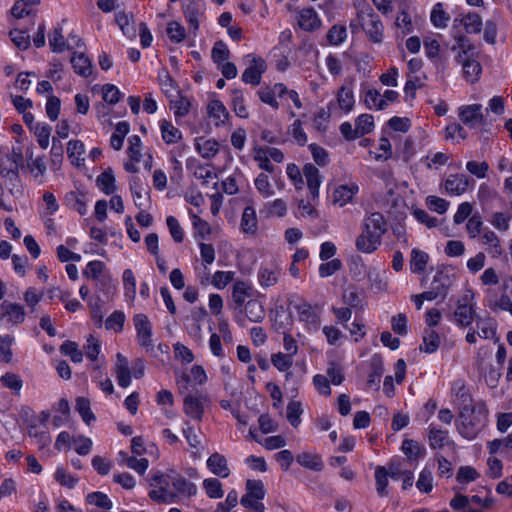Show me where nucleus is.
<instances>
[{"mask_svg": "<svg viewBox=\"0 0 512 512\" xmlns=\"http://www.w3.org/2000/svg\"><path fill=\"white\" fill-rule=\"evenodd\" d=\"M76 410L87 425H90L92 421H95L96 417L91 410L89 399L85 397H78L76 399Z\"/></svg>", "mask_w": 512, "mask_h": 512, "instance_id": "46", "label": "nucleus"}, {"mask_svg": "<svg viewBox=\"0 0 512 512\" xmlns=\"http://www.w3.org/2000/svg\"><path fill=\"white\" fill-rule=\"evenodd\" d=\"M182 8L185 19L192 32L195 34L199 29L200 18L203 17L205 13V2L203 0H189L187 3L183 4Z\"/></svg>", "mask_w": 512, "mask_h": 512, "instance_id": "10", "label": "nucleus"}, {"mask_svg": "<svg viewBox=\"0 0 512 512\" xmlns=\"http://www.w3.org/2000/svg\"><path fill=\"white\" fill-rule=\"evenodd\" d=\"M280 276V269L277 266H261L258 270V281L262 288L274 286Z\"/></svg>", "mask_w": 512, "mask_h": 512, "instance_id": "22", "label": "nucleus"}, {"mask_svg": "<svg viewBox=\"0 0 512 512\" xmlns=\"http://www.w3.org/2000/svg\"><path fill=\"white\" fill-rule=\"evenodd\" d=\"M363 29L373 43H381L383 41V24L379 17L371 12L368 14V19L362 23Z\"/></svg>", "mask_w": 512, "mask_h": 512, "instance_id": "14", "label": "nucleus"}, {"mask_svg": "<svg viewBox=\"0 0 512 512\" xmlns=\"http://www.w3.org/2000/svg\"><path fill=\"white\" fill-rule=\"evenodd\" d=\"M401 449L410 460L417 459L424 455V448L412 439H405L402 442Z\"/></svg>", "mask_w": 512, "mask_h": 512, "instance_id": "51", "label": "nucleus"}, {"mask_svg": "<svg viewBox=\"0 0 512 512\" xmlns=\"http://www.w3.org/2000/svg\"><path fill=\"white\" fill-rule=\"evenodd\" d=\"M357 192V186L340 185L333 192V203L342 207L350 202Z\"/></svg>", "mask_w": 512, "mask_h": 512, "instance_id": "27", "label": "nucleus"}, {"mask_svg": "<svg viewBox=\"0 0 512 512\" xmlns=\"http://www.w3.org/2000/svg\"><path fill=\"white\" fill-rule=\"evenodd\" d=\"M243 312L251 322L259 323L265 318V309L262 303L256 299L247 301Z\"/></svg>", "mask_w": 512, "mask_h": 512, "instance_id": "25", "label": "nucleus"}, {"mask_svg": "<svg viewBox=\"0 0 512 512\" xmlns=\"http://www.w3.org/2000/svg\"><path fill=\"white\" fill-rule=\"evenodd\" d=\"M387 231V223L379 212L371 213L363 219L361 233L355 240L359 252L371 254L375 252L382 242V236Z\"/></svg>", "mask_w": 512, "mask_h": 512, "instance_id": "1", "label": "nucleus"}, {"mask_svg": "<svg viewBox=\"0 0 512 512\" xmlns=\"http://www.w3.org/2000/svg\"><path fill=\"white\" fill-rule=\"evenodd\" d=\"M21 155L4 153L0 154V175L9 180L13 186L19 179V161Z\"/></svg>", "mask_w": 512, "mask_h": 512, "instance_id": "11", "label": "nucleus"}, {"mask_svg": "<svg viewBox=\"0 0 512 512\" xmlns=\"http://www.w3.org/2000/svg\"><path fill=\"white\" fill-rule=\"evenodd\" d=\"M388 475L384 466H377L375 469L376 490L380 497L388 496Z\"/></svg>", "mask_w": 512, "mask_h": 512, "instance_id": "47", "label": "nucleus"}, {"mask_svg": "<svg viewBox=\"0 0 512 512\" xmlns=\"http://www.w3.org/2000/svg\"><path fill=\"white\" fill-rule=\"evenodd\" d=\"M271 362L281 372L287 371L293 365V357L288 354L278 352L271 356Z\"/></svg>", "mask_w": 512, "mask_h": 512, "instance_id": "63", "label": "nucleus"}, {"mask_svg": "<svg viewBox=\"0 0 512 512\" xmlns=\"http://www.w3.org/2000/svg\"><path fill=\"white\" fill-rule=\"evenodd\" d=\"M257 216L253 206L245 207L241 217V229L244 233L255 234L257 231Z\"/></svg>", "mask_w": 512, "mask_h": 512, "instance_id": "28", "label": "nucleus"}, {"mask_svg": "<svg viewBox=\"0 0 512 512\" xmlns=\"http://www.w3.org/2000/svg\"><path fill=\"white\" fill-rule=\"evenodd\" d=\"M203 487L210 498L218 499L223 497L221 482L216 478H208L203 481Z\"/></svg>", "mask_w": 512, "mask_h": 512, "instance_id": "60", "label": "nucleus"}, {"mask_svg": "<svg viewBox=\"0 0 512 512\" xmlns=\"http://www.w3.org/2000/svg\"><path fill=\"white\" fill-rule=\"evenodd\" d=\"M104 270V263L99 260L90 261L85 269L83 270V275L92 280L98 279L100 276H102Z\"/></svg>", "mask_w": 512, "mask_h": 512, "instance_id": "64", "label": "nucleus"}, {"mask_svg": "<svg viewBox=\"0 0 512 512\" xmlns=\"http://www.w3.org/2000/svg\"><path fill=\"white\" fill-rule=\"evenodd\" d=\"M86 500L89 504L95 505L105 510H109L112 508L111 500L108 498L106 494L102 492L89 493L86 497Z\"/></svg>", "mask_w": 512, "mask_h": 512, "instance_id": "62", "label": "nucleus"}, {"mask_svg": "<svg viewBox=\"0 0 512 512\" xmlns=\"http://www.w3.org/2000/svg\"><path fill=\"white\" fill-rule=\"evenodd\" d=\"M231 104L233 111L240 118H247L249 113L244 104L243 92L240 89L231 90Z\"/></svg>", "mask_w": 512, "mask_h": 512, "instance_id": "37", "label": "nucleus"}, {"mask_svg": "<svg viewBox=\"0 0 512 512\" xmlns=\"http://www.w3.org/2000/svg\"><path fill=\"white\" fill-rule=\"evenodd\" d=\"M501 369L502 367L500 366L490 365L489 367L485 368V370L481 371V375L488 387H497L501 377Z\"/></svg>", "mask_w": 512, "mask_h": 512, "instance_id": "54", "label": "nucleus"}, {"mask_svg": "<svg viewBox=\"0 0 512 512\" xmlns=\"http://www.w3.org/2000/svg\"><path fill=\"white\" fill-rule=\"evenodd\" d=\"M430 19L436 28H446L450 20V16L444 11L442 3H437L431 11Z\"/></svg>", "mask_w": 512, "mask_h": 512, "instance_id": "42", "label": "nucleus"}, {"mask_svg": "<svg viewBox=\"0 0 512 512\" xmlns=\"http://www.w3.org/2000/svg\"><path fill=\"white\" fill-rule=\"evenodd\" d=\"M469 186V179L464 174H452L445 180L444 187L450 195H461L466 192Z\"/></svg>", "mask_w": 512, "mask_h": 512, "instance_id": "19", "label": "nucleus"}, {"mask_svg": "<svg viewBox=\"0 0 512 512\" xmlns=\"http://www.w3.org/2000/svg\"><path fill=\"white\" fill-rule=\"evenodd\" d=\"M167 35L171 42L180 43L186 37L184 26L178 21H171L167 24Z\"/></svg>", "mask_w": 512, "mask_h": 512, "instance_id": "49", "label": "nucleus"}, {"mask_svg": "<svg viewBox=\"0 0 512 512\" xmlns=\"http://www.w3.org/2000/svg\"><path fill=\"white\" fill-rule=\"evenodd\" d=\"M129 188L134 200L135 205L138 208L145 206L146 195L148 194L141 179L137 176H133L129 180Z\"/></svg>", "mask_w": 512, "mask_h": 512, "instance_id": "23", "label": "nucleus"}, {"mask_svg": "<svg viewBox=\"0 0 512 512\" xmlns=\"http://www.w3.org/2000/svg\"><path fill=\"white\" fill-rule=\"evenodd\" d=\"M486 416V411L482 404H476V406L471 408H464V410L459 412L458 432L468 440L474 439L485 426Z\"/></svg>", "mask_w": 512, "mask_h": 512, "instance_id": "2", "label": "nucleus"}, {"mask_svg": "<svg viewBox=\"0 0 512 512\" xmlns=\"http://www.w3.org/2000/svg\"><path fill=\"white\" fill-rule=\"evenodd\" d=\"M451 390L456 397L459 412L464 410V408H471L476 406V404L473 403L472 396L467 389L464 380H455L452 384Z\"/></svg>", "mask_w": 512, "mask_h": 512, "instance_id": "15", "label": "nucleus"}, {"mask_svg": "<svg viewBox=\"0 0 512 512\" xmlns=\"http://www.w3.org/2000/svg\"><path fill=\"white\" fill-rule=\"evenodd\" d=\"M252 287L243 281H237L234 283L232 288L231 297L233 300L232 308L238 312V315L235 316V321L241 326H245V318L242 316L243 313V305L246 302V299L251 296Z\"/></svg>", "mask_w": 512, "mask_h": 512, "instance_id": "6", "label": "nucleus"}, {"mask_svg": "<svg viewBox=\"0 0 512 512\" xmlns=\"http://www.w3.org/2000/svg\"><path fill=\"white\" fill-rule=\"evenodd\" d=\"M429 256L426 252L419 249H413L410 259V270L412 273H422L426 269Z\"/></svg>", "mask_w": 512, "mask_h": 512, "instance_id": "34", "label": "nucleus"}, {"mask_svg": "<svg viewBox=\"0 0 512 512\" xmlns=\"http://www.w3.org/2000/svg\"><path fill=\"white\" fill-rule=\"evenodd\" d=\"M266 63L260 57H252L249 66L242 73V80L253 86L261 83L262 74L266 71Z\"/></svg>", "mask_w": 512, "mask_h": 512, "instance_id": "13", "label": "nucleus"}, {"mask_svg": "<svg viewBox=\"0 0 512 512\" xmlns=\"http://www.w3.org/2000/svg\"><path fill=\"white\" fill-rule=\"evenodd\" d=\"M439 345V334L430 327L426 328L423 332V343L419 347L420 351L431 354L438 349Z\"/></svg>", "mask_w": 512, "mask_h": 512, "instance_id": "30", "label": "nucleus"}, {"mask_svg": "<svg viewBox=\"0 0 512 512\" xmlns=\"http://www.w3.org/2000/svg\"><path fill=\"white\" fill-rule=\"evenodd\" d=\"M37 137V142L42 149H47L50 142L51 126L44 122H36L31 130Z\"/></svg>", "mask_w": 512, "mask_h": 512, "instance_id": "36", "label": "nucleus"}, {"mask_svg": "<svg viewBox=\"0 0 512 512\" xmlns=\"http://www.w3.org/2000/svg\"><path fill=\"white\" fill-rule=\"evenodd\" d=\"M60 352L65 356H69L74 363H80L83 360V353L74 341L67 340L63 342L60 346Z\"/></svg>", "mask_w": 512, "mask_h": 512, "instance_id": "45", "label": "nucleus"}, {"mask_svg": "<svg viewBox=\"0 0 512 512\" xmlns=\"http://www.w3.org/2000/svg\"><path fill=\"white\" fill-rule=\"evenodd\" d=\"M49 46L53 52L61 53L66 48L70 49L69 44L66 43V40L62 34V28L57 27L53 30V32L49 35Z\"/></svg>", "mask_w": 512, "mask_h": 512, "instance_id": "41", "label": "nucleus"}, {"mask_svg": "<svg viewBox=\"0 0 512 512\" xmlns=\"http://www.w3.org/2000/svg\"><path fill=\"white\" fill-rule=\"evenodd\" d=\"M0 381L4 387L12 390L15 394H19L23 387V381L20 376L12 372L2 375Z\"/></svg>", "mask_w": 512, "mask_h": 512, "instance_id": "53", "label": "nucleus"}, {"mask_svg": "<svg viewBox=\"0 0 512 512\" xmlns=\"http://www.w3.org/2000/svg\"><path fill=\"white\" fill-rule=\"evenodd\" d=\"M476 326L478 329V336L483 339H492L496 335V323L495 320L488 318H478L476 321Z\"/></svg>", "mask_w": 512, "mask_h": 512, "instance_id": "33", "label": "nucleus"}, {"mask_svg": "<svg viewBox=\"0 0 512 512\" xmlns=\"http://www.w3.org/2000/svg\"><path fill=\"white\" fill-rule=\"evenodd\" d=\"M95 287L98 291L109 297L115 292L116 286L113 283L111 276L108 273H104L98 279L94 280Z\"/></svg>", "mask_w": 512, "mask_h": 512, "instance_id": "59", "label": "nucleus"}, {"mask_svg": "<svg viewBox=\"0 0 512 512\" xmlns=\"http://www.w3.org/2000/svg\"><path fill=\"white\" fill-rule=\"evenodd\" d=\"M196 149L203 158L211 159L219 152V143L214 139L198 140Z\"/></svg>", "mask_w": 512, "mask_h": 512, "instance_id": "38", "label": "nucleus"}, {"mask_svg": "<svg viewBox=\"0 0 512 512\" xmlns=\"http://www.w3.org/2000/svg\"><path fill=\"white\" fill-rule=\"evenodd\" d=\"M74 72L82 77H88L92 73V62L83 53H74L71 58Z\"/></svg>", "mask_w": 512, "mask_h": 512, "instance_id": "26", "label": "nucleus"}, {"mask_svg": "<svg viewBox=\"0 0 512 512\" xmlns=\"http://www.w3.org/2000/svg\"><path fill=\"white\" fill-rule=\"evenodd\" d=\"M296 460L301 466L314 471H321L323 468V463L320 457L308 452L298 454Z\"/></svg>", "mask_w": 512, "mask_h": 512, "instance_id": "40", "label": "nucleus"}, {"mask_svg": "<svg viewBox=\"0 0 512 512\" xmlns=\"http://www.w3.org/2000/svg\"><path fill=\"white\" fill-rule=\"evenodd\" d=\"M246 496L254 497V499L261 501L266 494L264 484L261 480H247L246 481Z\"/></svg>", "mask_w": 512, "mask_h": 512, "instance_id": "56", "label": "nucleus"}, {"mask_svg": "<svg viewBox=\"0 0 512 512\" xmlns=\"http://www.w3.org/2000/svg\"><path fill=\"white\" fill-rule=\"evenodd\" d=\"M451 284V277L447 273L437 271L433 277L429 290L426 291L428 293V295H425L426 300L432 301L439 297L444 300L448 294Z\"/></svg>", "mask_w": 512, "mask_h": 512, "instance_id": "9", "label": "nucleus"}, {"mask_svg": "<svg viewBox=\"0 0 512 512\" xmlns=\"http://www.w3.org/2000/svg\"><path fill=\"white\" fill-rule=\"evenodd\" d=\"M303 174L306 178L307 186L314 201L319 197V187L321 184V175L319 169L311 163H307L303 167Z\"/></svg>", "mask_w": 512, "mask_h": 512, "instance_id": "17", "label": "nucleus"}, {"mask_svg": "<svg viewBox=\"0 0 512 512\" xmlns=\"http://www.w3.org/2000/svg\"><path fill=\"white\" fill-rule=\"evenodd\" d=\"M167 479V486L171 485L182 496L191 497L197 493L196 485L179 474L167 475Z\"/></svg>", "mask_w": 512, "mask_h": 512, "instance_id": "16", "label": "nucleus"}, {"mask_svg": "<svg viewBox=\"0 0 512 512\" xmlns=\"http://www.w3.org/2000/svg\"><path fill=\"white\" fill-rule=\"evenodd\" d=\"M337 101L339 107L345 112L352 110L355 102L352 89L347 86H342L338 91Z\"/></svg>", "mask_w": 512, "mask_h": 512, "instance_id": "44", "label": "nucleus"}, {"mask_svg": "<svg viewBox=\"0 0 512 512\" xmlns=\"http://www.w3.org/2000/svg\"><path fill=\"white\" fill-rule=\"evenodd\" d=\"M297 21L304 31H314L321 26V20L313 8H305L298 12Z\"/></svg>", "mask_w": 512, "mask_h": 512, "instance_id": "18", "label": "nucleus"}, {"mask_svg": "<svg viewBox=\"0 0 512 512\" xmlns=\"http://www.w3.org/2000/svg\"><path fill=\"white\" fill-rule=\"evenodd\" d=\"M347 38V30L343 25L332 26L327 33V40L331 45H340Z\"/></svg>", "mask_w": 512, "mask_h": 512, "instance_id": "58", "label": "nucleus"}, {"mask_svg": "<svg viewBox=\"0 0 512 512\" xmlns=\"http://www.w3.org/2000/svg\"><path fill=\"white\" fill-rule=\"evenodd\" d=\"M130 125L126 121L117 123L115 132L110 138V144L115 150H120L123 146L124 138L128 134Z\"/></svg>", "mask_w": 512, "mask_h": 512, "instance_id": "39", "label": "nucleus"}, {"mask_svg": "<svg viewBox=\"0 0 512 512\" xmlns=\"http://www.w3.org/2000/svg\"><path fill=\"white\" fill-rule=\"evenodd\" d=\"M207 402L208 399L204 395L188 394L183 400L184 413L191 419L201 421L204 413V405Z\"/></svg>", "mask_w": 512, "mask_h": 512, "instance_id": "12", "label": "nucleus"}, {"mask_svg": "<svg viewBox=\"0 0 512 512\" xmlns=\"http://www.w3.org/2000/svg\"><path fill=\"white\" fill-rule=\"evenodd\" d=\"M475 319L473 295L465 294L457 302V307L451 315V320L457 325L467 327Z\"/></svg>", "mask_w": 512, "mask_h": 512, "instance_id": "4", "label": "nucleus"}, {"mask_svg": "<svg viewBox=\"0 0 512 512\" xmlns=\"http://www.w3.org/2000/svg\"><path fill=\"white\" fill-rule=\"evenodd\" d=\"M364 102L368 109L384 110L387 107L386 100L381 98L376 89H369L366 92Z\"/></svg>", "mask_w": 512, "mask_h": 512, "instance_id": "43", "label": "nucleus"}, {"mask_svg": "<svg viewBox=\"0 0 512 512\" xmlns=\"http://www.w3.org/2000/svg\"><path fill=\"white\" fill-rule=\"evenodd\" d=\"M355 127L359 136L370 133L374 128V119L370 114H361L355 121Z\"/></svg>", "mask_w": 512, "mask_h": 512, "instance_id": "57", "label": "nucleus"}, {"mask_svg": "<svg viewBox=\"0 0 512 512\" xmlns=\"http://www.w3.org/2000/svg\"><path fill=\"white\" fill-rule=\"evenodd\" d=\"M3 315L8 317V321L12 324H20L25 319V312L23 306L16 303L4 301L1 304Z\"/></svg>", "mask_w": 512, "mask_h": 512, "instance_id": "24", "label": "nucleus"}, {"mask_svg": "<svg viewBox=\"0 0 512 512\" xmlns=\"http://www.w3.org/2000/svg\"><path fill=\"white\" fill-rule=\"evenodd\" d=\"M416 487L422 493H429L433 489V475L431 469L424 467L416 481Z\"/></svg>", "mask_w": 512, "mask_h": 512, "instance_id": "50", "label": "nucleus"}, {"mask_svg": "<svg viewBox=\"0 0 512 512\" xmlns=\"http://www.w3.org/2000/svg\"><path fill=\"white\" fill-rule=\"evenodd\" d=\"M428 440L431 448L441 449L448 442V431L430 425Z\"/></svg>", "mask_w": 512, "mask_h": 512, "instance_id": "35", "label": "nucleus"}, {"mask_svg": "<svg viewBox=\"0 0 512 512\" xmlns=\"http://www.w3.org/2000/svg\"><path fill=\"white\" fill-rule=\"evenodd\" d=\"M483 243L490 246V253L493 257H498L502 254V247L500 240L495 232L486 229L482 235Z\"/></svg>", "mask_w": 512, "mask_h": 512, "instance_id": "48", "label": "nucleus"}, {"mask_svg": "<svg viewBox=\"0 0 512 512\" xmlns=\"http://www.w3.org/2000/svg\"><path fill=\"white\" fill-rule=\"evenodd\" d=\"M459 119L467 127L474 129L486 124L485 117L482 113V105L472 104L464 105L459 108Z\"/></svg>", "mask_w": 512, "mask_h": 512, "instance_id": "8", "label": "nucleus"}, {"mask_svg": "<svg viewBox=\"0 0 512 512\" xmlns=\"http://www.w3.org/2000/svg\"><path fill=\"white\" fill-rule=\"evenodd\" d=\"M229 56H230V51L227 48V45L221 40L217 41L214 44L212 51H211V57H212L213 62L217 66H220L223 62L228 60Z\"/></svg>", "mask_w": 512, "mask_h": 512, "instance_id": "52", "label": "nucleus"}, {"mask_svg": "<svg viewBox=\"0 0 512 512\" xmlns=\"http://www.w3.org/2000/svg\"><path fill=\"white\" fill-rule=\"evenodd\" d=\"M13 337L10 335H0V362L9 363L12 360L11 346L13 344Z\"/></svg>", "mask_w": 512, "mask_h": 512, "instance_id": "61", "label": "nucleus"}, {"mask_svg": "<svg viewBox=\"0 0 512 512\" xmlns=\"http://www.w3.org/2000/svg\"><path fill=\"white\" fill-rule=\"evenodd\" d=\"M207 467L214 474L221 478H226L230 474V469L226 458L215 452L207 459Z\"/></svg>", "mask_w": 512, "mask_h": 512, "instance_id": "21", "label": "nucleus"}, {"mask_svg": "<svg viewBox=\"0 0 512 512\" xmlns=\"http://www.w3.org/2000/svg\"><path fill=\"white\" fill-rule=\"evenodd\" d=\"M133 323L136 330L138 344L147 350L151 349L153 347L152 323L147 315L143 313L134 315Z\"/></svg>", "mask_w": 512, "mask_h": 512, "instance_id": "7", "label": "nucleus"}, {"mask_svg": "<svg viewBox=\"0 0 512 512\" xmlns=\"http://www.w3.org/2000/svg\"><path fill=\"white\" fill-rule=\"evenodd\" d=\"M160 130L162 139L166 144H174L182 139V132L170 121L161 120Z\"/></svg>", "mask_w": 512, "mask_h": 512, "instance_id": "29", "label": "nucleus"}, {"mask_svg": "<svg viewBox=\"0 0 512 512\" xmlns=\"http://www.w3.org/2000/svg\"><path fill=\"white\" fill-rule=\"evenodd\" d=\"M96 185L106 195L112 194L116 189L113 170L111 168L104 170L96 178Z\"/></svg>", "mask_w": 512, "mask_h": 512, "instance_id": "31", "label": "nucleus"}, {"mask_svg": "<svg viewBox=\"0 0 512 512\" xmlns=\"http://www.w3.org/2000/svg\"><path fill=\"white\" fill-rule=\"evenodd\" d=\"M298 314V320L303 322L309 331H317L320 328V314L318 306H313L305 300L293 305Z\"/></svg>", "mask_w": 512, "mask_h": 512, "instance_id": "5", "label": "nucleus"}, {"mask_svg": "<svg viewBox=\"0 0 512 512\" xmlns=\"http://www.w3.org/2000/svg\"><path fill=\"white\" fill-rule=\"evenodd\" d=\"M463 25L467 33H480L483 25L482 18L477 13H468L463 19Z\"/></svg>", "mask_w": 512, "mask_h": 512, "instance_id": "55", "label": "nucleus"}, {"mask_svg": "<svg viewBox=\"0 0 512 512\" xmlns=\"http://www.w3.org/2000/svg\"><path fill=\"white\" fill-rule=\"evenodd\" d=\"M465 41L466 38L463 36L458 39V46L462 48V51L458 54L457 61L462 63L463 76L465 80L471 84H474L480 78L482 66L477 60L473 58L467 57L463 59V56H465L468 51L473 48L471 44L466 46Z\"/></svg>", "mask_w": 512, "mask_h": 512, "instance_id": "3", "label": "nucleus"}, {"mask_svg": "<svg viewBox=\"0 0 512 512\" xmlns=\"http://www.w3.org/2000/svg\"><path fill=\"white\" fill-rule=\"evenodd\" d=\"M117 361L115 364V376L118 385L126 388L131 383V371L128 366V360L121 353L117 354Z\"/></svg>", "mask_w": 512, "mask_h": 512, "instance_id": "20", "label": "nucleus"}, {"mask_svg": "<svg viewBox=\"0 0 512 512\" xmlns=\"http://www.w3.org/2000/svg\"><path fill=\"white\" fill-rule=\"evenodd\" d=\"M208 115L211 118L217 119L216 125L224 124L229 118V112L225 105L220 100H211L208 104Z\"/></svg>", "mask_w": 512, "mask_h": 512, "instance_id": "32", "label": "nucleus"}]
</instances>
